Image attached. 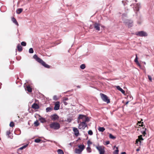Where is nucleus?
I'll return each instance as SVG.
<instances>
[{"instance_id": "48", "label": "nucleus", "mask_w": 154, "mask_h": 154, "mask_svg": "<svg viewBox=\"0 0 154 154\" xmlns=\"http://www.w3.org/2000/svg\"><path fill=\"white\" fill-rule=\"evenodd\" d=\"M121 154H126V153L125 152H122Z\"/></svg>"}, {"instance_id": "32", "label": "nucleus", "mask_w": 154, "mask_h": 154, "mask_svg": "<svg viewBox=\"0 0 154 154\" xmlns=\"http://www.w3.org/2000/svg\"><path fill=\"white\" fill-rule=\"evenodd\" d=\"M41 140L40 139H36L35 140V142L36 143H39L41 141Z\"/></svg>"}, {"instance_id": "50", "label": "nucleus", "mask_w": 154, "mask_h": 154, "mask_svg": "<svg viewBox=\"0 0 154 154\" xmlns=\"http://www.w3.org/2000/svg\"><path fill=\"white\" fill-rule=\"evenodd\" d=\"M68 121L69 122H70L71 121V120L69 119H68Z\"/></svg>"}, {"instance_id": "19", "label": "nucleus", "mask_w": 154, "mask_h": 154, "mask_svg": "<svg viewBox=\"0 0 154 154\" xmlns=\"http://www.w3.org/2000/svg\"><path fill=\"white\" fill-rule=\"evenodd\" d=\"M17 49L18 51L21 52L22 51L23 48L20 44H18L17 46Z\"/></svg>"}, {"instance_id": "20", "label": "nucleus", "mask_w": 154, "mask_h": 154, "mask_svg": "<svg viewBox=\"0 0 154 154\" xmlns=\"http://www.w3.org/2000/svg\"><path fill=\"white\" fill-rule=\"evenodd\" d=\"M23 11L22 8H19L17 9L16 11L17 13V14H20Z\"/></svg>"}, {"instance_id": "23", "label": "nucleus", "mask_w": 154, "mask_h": 154, "mask_svg": "<svg viewBox=\"0 0 154 154\" xmlns=\"http://www.w3.org/2000/svg\"><path fill=\"white\" fill-rule=\"evenodd\" d=\"M116 150H115L113 152V154H118L119 153V150H118V147H116Z\"/></svg>"}, {"instance_id": "26", "label": "nucleus", "mask_w": 154, "mask_h": 154, "mask_svg": "<svg viewBox=\"0 0 154 154\" xmlns=\"http://www.w3.org/2000/svg\"><path fill=\"white\" fill-rule=\"evenodd\" d=\"M109 137L112 139H114L116 138V137L112 135V134H109Z\"/></svg>"}, {"instance_id": "3", "label": "nucleus", "mask_w": 154, "mask_h": 154, "mask_svg": "<svg viewBox=\"0 0 154 154\" xmlns=\"http://www.w3.org/2000/svg\"><path fill=\"white\" fill-rule=\"evenodd\" d=\"M78 119H82L83 121L82 122H88L89 121V119L88 117L82 115H79Z\"/></svg>"}, {"instance_id": "17", "label": "nucleus", "mask_w": 154, "mask_h": 154, "mask_svg": "<svg viewBox=\"0 0 154 154\" xmlns=\"http://www.w3.org/2000/svg\"><path fill=\"white\" fill-rule=\"evenodd\" d=\"M25 89L29 92H31L32 91V89L29 85L27 86Z\"/></svg>"}, {"instance_id": "12", "label": "nucleus", "mask_w": 154, "mask_h": 154, "mask_svg": "<svg viewBox=\"0 0 154 154\" xmlns=\"http://www.w3.org/2000/svg\"><path fill=\"white\" fill-rule=\"evenodd\" d=\"M60 102H57L55 104L54 107V109L55 110H57L59 109L60 107Z\"/></svg>"}, {"instance_id": "13", "label": "nucleus", "mask_w": 154, "mask_h": 154, "mask_svg": "<svg viewBox=\"0 0 154 154\" xmlns=\"http://www.w3.org/2000/svg\"><path fill=\"white\" fill-rule=\"evenodd\" d=\"M32 107L33 109H39V106L37 104L34 103L32 106Z\"/></svg>"}, {"instance_id": "46", "label": "nucleus", "mask_w": 154, "mask_h": 154, "mask_svg": "<svg viewBox=\"0 0 154 154\" xmlns=\"http://www.w3.org/2000/svg\"><path fill=\"white\" fill-rule=\"evenodd\" d=\"M63 103H64V104L66 105H67L68 104L66 102V101H63Z\"/></svg>"}, {"instance_id": "28", "label": "nucleus", "mask_w": 154, "mask_h": 154, "mask_svg": "<svg viewBox=\"0 0 154 154\" xmlns=\"http://www.w3.org/2000/svg\"><path fill=\"white\" fill-rule=\"evenodd\" d=\"M143 128L144 129V131H143V132H142V134H143V135L145 136V135L146 134V128Z\"/></svg>"}, {"instance_id": "5", "label": "nucleus", "mask_w": 154, "mask_h": 154, "mask_svg": "<svg viewBox=\"0 0 154 154\" xmlns=\"http://www.w3.org/2000/svg\"><path fill=\"white\" fill-rule=\"evenodd\" d=\"M96 148L99 151L100 154H104L105 153V147L103 146H98Z\"/></svg>"}, {"instance_id": "53", "label": "nucleus", "mask_w": 154, "mask_h": 154, "mask_svg": "<svg viewBox=\"0 0 154 154\" xmlns=\"http://www.w3.org/2000/svg\"><path fill=\"white\" fill-rule=\"evenodd\" d=\"M137 11H139V9L138 8H137Z\"/></svg>"}, {"instance_id": "16", "label": "nucleus", "mask_w": 154, "mask_h": 154, "mask_svg": "<svg viewBox=\"0 0 154 154\" xmlns=\"http://www.w3.org/2000/svg\"><path fill=\"white\" fill-rule=\"evenodd\" d=\"M79 148L82 151L85 148V146L84 145H80L78 146Z\"/></svg>"}, {"instance_id": "11", "label": "nucleus", "mask_w": 154, "mask_h": 154, "mask_svg": "<svg viewBox=\"0 0 154 154\" xmlns=\"http://www.w3.org/2000/svg\"><path fill=\"white\" fill-rule=\"evenodd\" d=\"M51 119L54 121L57 120L59 119V116L56 114L53 115L51 116Z\"/></svg>"}, {"instance_id": "40", "label": "nucleus", "mask_w": 154, "mask_h": 154, "mask_svg": "<svg viewBox=\"0 0 154 154\" xmlns=\"http://www.w3.org/2000/svg\"><path fill=\"white\" fill-rule=\"evenodd\" d=\"M148 78L150 80V81L151 82H152V78L150 76L148 75Z\"/></svg>"}, {"instance_id": "30", "label": "nucleus", "mask_w": 154, "mask_h": 154, "mask_svg": "<svg viewBox=\"0 0 154 154\" xmlns=\"http://www.w3.org/2000/svg\"><path fill=\"white\" fill-rule=\"evenodd\" d=\"M40 120L41 121V122L42 123L45 122H46V120L45 119L43 118H41L40 119Z\"/></svg>"}, {"instance_id": "42", "label": "nucleus", "mask_w": 154, "mask_h": 154, "mask_svg": "<svg viewBox=\"0 0 154 154\" xmlns=\"http://www.w3.org/2000/svg\"><path fill=\"white\" fill-rule=\"evenodd\" d=\"M53 99L54 100H57V97L56 96H54Z\"/></svg>"}, {"instance_id": "4", "label": "nucleus", "mask_w": 154, "mask_h": 154, "mask_svg": "<svg viewBox=\"0 0 154 154\" xmlns=\"http://www.w3.org/2000/svg\"><path fill=\"white\" fill-rule=\"evenodd\" d=\"M100 95L103 101L106 102L107 103H110L109 99L108 98V97L106 95L102 93H100Z\"/></svg>"}, {"instance_id": "9", "label": "nucleus", "mask_w": 154, "mask_h": 154, "mask_svg": "<svg viewBox=\"0 0 154 154\" xmlns=\"http://www.w3.org/2000/svg\"><path fill=\"white\" fill-rule=\"evenodd\" d=\"M94 27L96 30L99 31L100 29V24L98 23H95L94 25Z\"/></svg>"}, {"instance_id": "51", "label": "nucleus", "mask_w": 154, "mask_h": 154, "mask_svg": "<svg viewBox=\"0 0 154 154\" xmlns=\"http://www.w3.org/2000/svg\"><path fill=\"white\" fill-rule=\"evenodd\" d=\"M139 149H136V151H139Z\"/></svg>"}, {"instance_id": "35", "label": "nucleus", "mask_w": 154, "mask_h": 154, "mask_svg": "<svg viewBox=\"0 0 154 154\" xmlns=\"http://www.w3.org/2000/svg\"><path fill=\"white\" fill-rule=\"evenodd\" d=\"M34 124H35V126H37L39 125V123L38 121H37L34 122Z\"/></svg>"}, {"instance_id": "2", "label": "nucleus", "mask_w": 154, "mask_h": 154, "mask_svg": "<svg viewBox=\"0 0 154 154\" xmlns=\"http://www.w3.org/2000/svg\"><path fill=\"white\" fill-rule=\"evenodd\" d=\"M50 127L51 128L54 130L58 129L60 127V124L57 122H52L50 124Z\"/></svg>"}, {"instance_id": "25", "label": "nucleus", "mask_w": 154, "mask_h": 154, "mask_svg": "<svg viewBox=\"0 0 154 154\" xmlns=\"http://www.w3.org/2000/svg\"><path fill=\"white\" fill-rule=\"evenodd\" d=\"M52 110V109L51 107H47L46 108V112H51Z\"/></svg>"}, {"instance_id": "47", "label": "nucleus", "mask_w": 154, "mask_h": 154, "mask_svg": "<svg viewBox=\"0 0 154 154\" xmlns=\"http://www.w3.org/2000/svg\"><path fill=\"white\" fill-rule=\"evenodd\" d=\"M138 123H139V124H140V123L143 124V122H141V121H139V122H138Z\"/></svg>"}, {"instance_id": "8", "label": "nucleus", "mask_w": 154, "mask_h": 154, "mask_svg": "<svg viewBox=\"0 0 154 154\" xmlns=\"http://www.w3.org/2000/svg\"><path fill=\"white\" fill-rule=\"evenodd\" d=\"M143 139L142 138V135H140L138 136V138L137 139L136 141V144H137L138 143V142H139L140 145L141 144V141L143 140Z\"/></svg>"}, {"instance_id": "38", "label": "nucleus", "mask_w": 154, "mask_h": 154, "mask_svg": "<svg viewBox=\"0 0 154 154\" xmlns=\"http://www.w3.org/2000/svg\"><path fill=\"white\" fill-rule=\"evenodd\" d=\"M87 144L88 145V146H90L89 145L92 144V142H91L90 140H89L87 142Z\"/></svg>"}, {"instance_id": "1", "label": "nucleus", "mask_w": 154, "mask_h": 154, "mask_svg": "<svg viewBox=\"0 0 154 154\" xmlns=\"http://www.w3.org/2000/svg\"><path fill=\"white\" fill-rule=\"evenodd\" d=\"M33 58L35 59L38 62L41 64L45 67L47 68H50L51 66L47 64L44 61L40 58L38 57L36 54H35L33 56Z\"/></svg>"}, {"instance_id": "18", "label": "nucleus", "mask_w": 154, "mask_h": 154, "mask_svg": "<svg viewBox=\"0 0 154 154\" xmlns=\"http://www.w3.org/2000/svg\"><path fill=\"white\" fill-rule=\"evenodd\" d=\"M82 151L80 150L79 148H76L75 150V153L80 154Z\"/></svg>"}, {"instance_id": "44", "label": "nucleus", "mask_w": 154, "mask_h": 154, "mask_svg": "<svg viewBox=\"0 0 154 154\" xmlns=\"http://www.w3.org/2000/svg\"><path fill=\"white\" fill-rule=\"evenodd\" d=\"M106 145L109 144V141H106L105 142Z\"/></svg>"}, {"instance_id": "43", "label": "nucleus", "mask_w": 154, "mask_h": 154, "mask_svg": "<svg viewBox=\"0 0 154 154\" xmlns=\"http://www.w3.org/2000/svg\"><path fill=\"white\" fill-rule=\"evenodd\" d=\"M68 99L67 98H65L63 100V101H66V100H68Z\"/></svg>"}, {"instance_id": "27", "label": "nucleus", "mask_w": 154, "mask_h": 154, "mask_svg": "<svg viewBox=\"0 0 154 154\" xmlns=\"http://www.w3.org/2000/svg\"><path fill=\"white\" fill-rule=\"evenodd\" d=\"M86 149H87V152H90L91 151V149L89 146H88V147Z\"/></svg>"}, {"instance_id": "21", "label": "nucleus", "mask_w": 154, "mask_h": 154, "mask_svg": "<svg viewBox=\"0 0 154 154\" xmlns=\"http://www.w3.org/2000/svg\"><path fill=\"white\" fill-rule=\"evenodd\" d=\"M98 130L99 131L103 132L105 130V128L104 127H99L98 128Z\"/></svg>"}, {"instance_id": "7", "label": "nucleus", "mask_w": 154, "mask_h": 154, "mask_svg": "<svg viewBox=\"0 0 154 154\" xmlns=\"http://www.w3.org/2000/svg\"><path fill=\"white\" fill-rule=\"evenodd\" d=\"M136 35L140 36H147V33L143 31H141L137 32Z\"/></svg>"}, {"instance_id": "14", "label": "nucleus", "mask_w": 154, "mask_h": 154, "mask_svg": "<svg viewBox=\"0 0 154 154\" xmlns=\"http://www.w3.org/2000/svg\"><path fill=\"white\" fill-rule=\"evenodd\" d=\"M117 89L120 91L123 94H125V91L123 90L119 86H117L116 87Z\"/></svg>"}, {"instance_id": "45", "label": "nucleus", "mask_w": 154, "mask_h": 154, "mask_svg": "<svg viewBox=\"0 0 154 154\" xmlns=\"http://www.w3.org/2000/svg\"><path fill=\"white\" fill-rule=\"evenodd\" d=\"M136 63L138 66H140V64L138 62H137Z\"/></svg>"}, {"instance_id": "22", "label": "nucleus", "mask_w": 154, "mask_h": 154, "mask_svg": "<svg viewBox=\"0 0 154 154\" xmlns=\"http://www.w3.org/2000/svg\"><path fill=\"white\" fill-rule=\"evenodd\" d=\"M28 144L25 145L18 149V151L22 150L23 149L26 148Z\"/></svg>"}, {"instance_id": "34", "label": "nucleus", "mask_w": 154, "mask_h": 154, "mask_svg": "<svg viewBox=\"0 0 154 154\" xmlns=\"http://www.w3.org/2000/svg\"><path fill=\"white\" fill-rule=\"evenodd\" d=\"M88 134L91 135L93 134V133L92 131L91 130H89L88 132Z\"/></svg>"}, {"instance_id": "41", "label": "nucleus", "mask_w": 154, "mask_h": 154, "mask_svg": "<svg viewBox=\"0 0 154 154\" xmlns=\"http://www.w3.org/2000/svg\"><path fill=\"white\" fill-rule=\"evenodd\" d=\"M22 152L21 150L18 151V149H17V153L19 154H21L22 153Z\"/></svg>"}, {"instance_id": "10", "label": "nucleus", "mask_w": 154, "mask_h": 154, "mask_svg": "<svg viewBox=\"0 0 154 154\" xmlns=\"http://www.w3.org/2000/svg\"><path fill=\"white\" fill-rule=\"evenodd\" d=\"M72 128L75 135L76 136H78L79 135V132L78 129L75 127H73Z\"/></svg>"}, {"instance_id": "31", "label": "nucleus", "mask_w": 154, "mask_h": 154, "mask_svg": "<svg viewBox=\"0 0 154 154\" xmlns=\"http://www.w3.org/2000/svg\"><path fill=\"white\" fill-rule=\"evenodd\" d=\"M9 125L11 127H13L14 126V122H11L10 124Z\"/></svg>"}, {"instance_id": "24", "label": "nucleus", "mask_w": 154, "mask_h": 154, "mask_svg": "<svg viewBox=\"0 0 154 154\" xmlns=\"http://www.w3.org/2000/svg\"><path fill=\"white\" fill-rule=\"evenodd\" d=\"M57 152L58 154H63L64 152L61 149H58L57 151Z\"/></svg>"}, {"instance_id": "33", "label": "nucleus", "mask_w": 154, "mask_h": 154, "mask_svg": "<svg viewBox=\"0 0 154 154\" xmlns=\"http://www.w3.org/2000/svg\"><path fill=\"white\" fill-rule=\"evenodd\" d=\"M34 52L33 49L32 48H31L29 50V52L30 53H32Z\"/></svg>"}, {"instance_id": "49", "label": "nucleus", "mask_w": 154, "mask_h": 154, "mask_svg": "<svg viewBox=\"0 0 154 154\" xmlns=\"http://www.w3.org/2000/svg\"><path fill=\"white\" fill-rule=\"evenodd\" d=\"M139 126L141 127H143V124H142L141 125H139Z\"/></svg>"}, {"instance_id": "39", "label": "nucleus", "mask_w": 154, "mask_h": 154, "mask_svg": "<svg viewBox=\"0 0 154 154\" xmlns=\"http://www.w3.org/2000/svg\"><path fill=\"white\" fill-rule=\"evenodd\" d=\"M6 135L7 136H9V134H11L10 131V130L9 131H6Z\"/></svg>"}, {"instance_id": "54", "label": "nucleus", "mask_w": 154, "mask_h": 154, "mask_svg": "<svg viewBox=\"0 0 154 154\" xmlns=\"http://www.w3.org/2000/svg\"><path fill=\"white\" fill-rule=\"evenodd\" d=\"M0 140H1V138H0Z\"/></svg>"}, {"instance_id": "6", "label": "nucleus", "mask_w": 154, "mask_h": 154, "mask_svg": "<svg viewBox=\"0 0 154 154\" xmlns=\"http://www.w3.org/2000/svg\"><path fill=\"white\" fill-rule=\"evenodd\" d=\"M87 126V125L86 122H82L79 124L78 128L79 129H84Z\"/></svg>"}, {"instance_id": "52", "label": "nucleus", "mask_w": 154, "mask_h": 154, "mask_svg": "<svg viewBox=\"0 0 154 154\" xmlns=\"http://www.w3.org/2000/svg\"><path fill=\"white\" fill-rule=\"evenodd\" d=\"M128 102H129L128 101L126 102V104H127L128 103Z\"/></svg>"}, {"instance_id": "36", "label": "nucleus", "mask_w": 154, "mask_h": 154, "mask_svg": "<svg viewBox=\"0 0 154 154\" xmlns=\"http://www.w3.org/2000/svg\"><path fill=\"white\" fill-rule=\"evenodd\" d=\"M26 43L24 42H22L21 43V45L23 46H26Z\"/></svg>"}, {"instance_id": "29", "label": "nucleus", "mask_w": 154, "mask_h": 154, "mask_svg": "<svg viewBox=\"0 0 154 154\" xmlns=\"http://www.w3.org/2000/svg\"><path fill=\"white\" fill-rule=\"evenodd\" d=\"M80 67L82 69H84L85 68V65L84 64H82L80 66Z\"/></svg>"}, {"instance_id": "37", "label": "nucleus", "mask_w": 154, "mask_h": 154, "mask_svg": "<svg viewBox=\"0 0 154 154\" xmlns=\"http://www.w3.org/2000/svg\"><path fill=\"white\" fill-rule=\"evenodd\" d=\"M134 62H135V63H136L137 62H138V57H137V55L136 54V57H135V58L134 60Z\"/></svg>"}, {"instance_id": "15", "label": "nucleus", "mask_w": 154, "mask_h": 154, "mask_svg": "<svg viewBox=\"0 0 154 154\" xmlns=\"http://www.w3.org/2000/svg\"><path fill=\"white\" fill-rule=\"evenodd\" d=\"M11 20L12 21V22L15 23L16 25H17V26H19V24L17 21L16 19L14 18V17H13L11 18Z\"/></svg>"}]
</instances>
